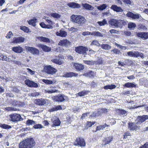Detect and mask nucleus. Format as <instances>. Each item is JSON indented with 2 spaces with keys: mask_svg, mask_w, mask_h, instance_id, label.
<instances>
[{
  "mask_svg": "<svg viewBox=\"0 0 148 148\" xmlns=\"http://www.w3.org/2000/svg\"><path fill=\"white\" fill-rule=\"evenodd\" d=\"M36 143L33 138L25 139L21 142L19 145V148H33Z\"/></svg>",
  "mask_w": 148,
  "mask_h": 148,
  "instance_id": "1",
  "label": "nucleus"
},
{
  "mask_svg": "<svg viewBox=\"0 0 148 148\" xmlns=\"http://www.w3.org/2000/svg\"><path fill=\"white\" fill-rule=\"evenodd\" d=\"M71 20L73 22L78 24L79 26L82 25L86 21V19L84 16L74 14L71 16Z\"/></svg>",
  "mask_w": 148,
  "mask_h": 148,
  "instance_id": "2",
  "label": "nucleus"
},
{
  "mask_svg": "<svg viewBox=\"0 0 148 148\" xmlns=\"http://www.w3.org/2000/svg\"><path fill=\"white\" fill-rule=\"evenodd\" d=\"M22 118L20 114L16 113H13L9 115V119L10 121L17 123L21 121Z\"/></svg>",
  "mask_w": 148,
  "mask_h": 148,
  "instance_id": "3",
  "label": "nucleus"
},
{
  "mask_svg": "<svg viewBox=\"0 0 148 148\" xmlns=\"http://www.w3.org/2000/svg\"><path fill=\"white\" fill-rule=\"evenodd\" d=\"M128 56L131 57H140L143 58H144V55L142 53H140L137 51H129L127 52Z\"/></svg>",
  "mask_w": 148,
  "mask_h": 148,
  "instance_id": "4",
  "label": "nucleus"
},
{
  "mask_svg": "<svg viewBox=\"0 0 148 148\" xmlns=\"http://www.w3.org/2000/svg\"><path fill=\"white\" fill-rule=\"evenodd\" d=\"M148 119V115H144L142 116H138L135 120L136 123L140 125L142 123Z\"/></svg>",
  "mask_w": 148,
  "mask_h": 148,
  "instance_id": "5",
  "label": "nucleus"
},
{
  "mask_svg": "<svg viewBox=\"0 0 148 148\" xmlns=\"http://www.w3.org/2000/svg\"><path fill=\"white\" fill-rule=\"evenodd\" d=\"M45 71L46 73L51 75L54 74L57 71L56 69L50 65L46 66L45 67Z\"/></svg>",
  "mask_w": 148,
  "mask_h": 148,
  "instance_id": "6",
  "label": "nucleus"
},
{
  "mask_svg": "<svg viewBox=\"0 0 148 148\" xmlns=\"http://www.w3.org/2000/svg\"><path fill=\"white\" fill-rule=\"evenodd\" d=\"M74 143L75 145H79L81 147H84L86 145L84 140L82 137H79L77 138Z\"/></svg>",
  "mask_w": 148,
  "mask_h": 148,
  "instance_id": "7",
  "label": "nucleus"
},
{
  "mask_svg": "<svg viewBox=\"0 0 148 148\" xmlns=\"http://www.w3.org/2000/svg\"><path fill=\"white\" fill-rule=\"evenodd\" d=\"M49 103L48 100L46 99H37L36 100L35 103L39 106H43Z\"/></svg>",
  "mask_w": 148,
  "mask_h": 148,
  "instance_id": "8",
  "label": "nucleus"
},
{
  "mask_svg": "<svg viewBox=\"0 0 148 148\" xmlns=\"http://www.w3.org/2000/svg\"><path fill=\"white\" fill-rule=\"evenodd\" d=\"M76 52L79 54H84L88 49L86 47H75Z\"/></svg>",
  "mask_w": 148,
  "mask_h": 148,
  "instance_id": "9",
  "label": "nucleus"
},
{
  "mask_svg": "<svg viewBox=\"0 0 148 148\" xmlns=\"http://www.w3.org/2000/svg\"><path fill=\"white\" fill-rule=\"evenodd\" d=\"M25 40V38L22 37H14L12 40V43L18 44L23 42Z\"/></svg>",
  "mask_w": 148,
  "mask_h": 148,
  "instance_id": "10",
  "label": "nucleus"
},
{
  "mask_svg": "<svg viewBox=\"0 0 148 148\" xmlns=\"http://www.w3.org/2000/svg\"><path fill=\"white\" fill-rule=\"evenodd\" d=\"M55 97V99L56 101L58 102H62L65 100V99L67 98L66 96L63 94H60L56 97Z\"/></svg>",
  "mask_w": 148,
  "mask_h": 148,
  "instance_id": "11",
  "label": "nucleus"
},
{
  "mask_svg": "<svg viewBox=\"0 0 148 148\" xmlns=\"http://www.w3.org/2000/svg\"><path fill=\"white\" fill-rule=\"evenodd\" d=\"M113 138L111 136L106 137L103 140V141L104 145L109 144L112 141Z\"/></svg>",
  "mask_w": 148,
  "mask_h": 148,
  "instance_id": "12",
  "label": "nucleus"
},
{
  "mask_svg": "<svg viewBox=\"0 0 148 148\" xmlns=\"http://www.w3.org/2000/svg\"><path fill=\"white\" fill-rule=\"evenodd\" d=\"M128 128L130 130H136L138 129V127L134 123H128Z\"/></svg>",
  "mask_w": 148,
  "mask_h": 148,
  "instance_id": "13",
  "label": "nucleus"
},
{
  "mask_svg": "<svg viewBox=\"0 0 148 148\" xmlns=\"http://www.w3.org/2000/svg\"><path fill=\"white\" fill-rule=\"evenodd\" d=\"M53 124L51 125L52 127L58 126L60 125L61 123V121L58 118H56V119L53 120L51 119Z\"/></svg>",
  "mask_w": 148,
  "mask_h": 148,
  "instance_id": "14",
  "label": "nucleus"
},
{
  "mask_svg": "<svg viewBox=\"0 0 148 148\" xmlns=\"http://www.w3.org/2000/svg\"><path fill=\"white\" fill-rule=\"evenodd\" d=\"M126 15L128 17L131 18L133 19H138L139 18L138 14H134L130 12H128L127 14Z\"/></svg>",
  "mask_w": 148,
  "mask_h": 148,
  "instance_id": "15",
  "label": "nucleus"
},
{
  "mask_svg": "<svg viewBox=\"0 0 148 148\" xmlns=\"http://www.w3.org/2000/svg\"><path fill=\"white\" fill-rule=\"evenodd\" d=\"M111 9L117 12H121L123 11L121 7H118L116 5H112L111 7Z\"/></svg>",
  "mask_w": 148,
  "mask_h": 148,
  "instance_id": "16",
  "label": "nucleus"
},
{
  "mask_svg": "<svg viewBox=\"0 0 148 148\" xmlns=\"http://www.w3.org/2000/svg\"><path fill=\"white\" fill-rule=\"evenodd\" d=\"M74 66L75 69L78 71L82 70L84 69V66L80 64L75 63Z\"/></svg>",
  "mask_w": 148,
  "mask_h": 148,
  "instance_id": "17",
  "label": "nucleus"
},
{
  "mask_svg": "<svg viewBox=\"0 0 148 148\" xmlns=\"http://www.w3.org/2000/svg\"><path fill=\"white\" fill-rule=\"evenodd\" d=\"M56 34L57 36L62 37H65L67 35V33L65 31L62 29L59 31V32H56Z\"/></svg>",
  "mask_w": 148,
  "mask_h": 148,
  "instance_id": "18",
  "label": "nucleus"
},
{
  "mask_svg": "<svg viewBox=\"0 0 148 148\" xmlns=\"http://www.w3.org/2000/svg\"><path fill=\"white\" fill-rule=\"evenodd\" d=\"M70 42L67 39L60 40L58 43V45L60 46L69 45Z\"/></svg>",
  "mask_w": 148,
  "mask_h": 148,
  "instance_id": "19",
  "label": "nucleus"
},
{
  "mask_svg": "<svg viewBox=\"0 0 148 148\" xmlns=\"http://www.w3.org/2000/svg\"><path fill=\"white\" fill-rule=\"evenodd\" d=\"M52 62L56 64L61 65L64 63L63 60L62 59H53L51 60Z\"/></svg>",
  "mask_w": 148,
  "mask_h": 148,
  "instance_id": "20",
  "label": "nucleus"
},
{
  "mask_svg": "<svg viewBox=\"0 0 148 148\" xmlns=\"http://www.w3.org/2000/svg\"><path fill=\"white\" fill-rule=\"evenodd\" d=\"M29 51L34 54L37 55L39 53V51L37 49L33 47H29Z\"/></svg>",
  "mask_w": 148,
  "mask_h": 148,
  "instance_id": "21",
  "label": "nucleus"
},
{
  "mask_svg": "<svg viewBox=\"0 0 148 148\" xmlns=\"http://www.w3.org/2000/svg\"><path fill=\"white\" fill-rule=\"evenodd\" d=\"M137 36L140 38L146 39L148 38V33L140 32L137 34Z\"/></svg>",
  "mask_w": 148,
  "mask_h": 148,
  "instance_id": "22",
  "label": "nucleus"
},
{
  "mask_svg": "<svg viewBox=\"0 0 148 148\" xmlns=\"http://www.w3.org/2000/svg\"><path fill=\"white\" fill-rule=\"evenodd\" d=\"M78 75L77 73L73 72L67 73L64 75V77H76Z\"/></svg>",
  "mask_w": 148,
  "mask_h": 148,
  "instance_id": "23",
  "label": "nucleus"
},
{
  "mask_svg": "<svg viewBox=\"0 0 148 148\" xmlns=\"http://www.w3.org/2000/svg\"><path fill=\"white\" fill-rule=\"evenodd\" d=\"M127 22L125 20H118L117 21V27L126 25Z\"/></svg>",
  "mask_w": 148,
  "mask_h": 148,
  "instance_id": "24",
  "label": "nucleus"
},
{
  "mask_svg": "<svg viewBox=\"0 0 148 148\" xmlns=\"http://www.w3.org/2000/svg\"><path fill=\"white\" fill-rule=\"evenodd\" d=\"M117 21L118 20L116 19H112L110 20L109 23L110 25L117 27Z\"/></svg>",
  "mask_w": 148,
  "mask_h": 148,
  "instance_id": "25",
  "label": "nucleus"
},
{
  "mask_svg": "<svg viewBox=\"0 0 148 148\" xmlns=\"http://www.w3.org/2000/svg\"><path fill=\"white\" fill-rule=\"evenodd\" d=\"M37 19L35 18H33L31 19L29 21H27V22L29 24L31 25L34 27H35L36 26V23L37 22Z\"/></svg>",
  "mask_w": 148,
  "mask_h": 148,
  "instance_id": "26",
  "label": "nucleus"
},
{
  "mask_svg": "<svg viewBox=\"0 0 148 148\" xmlns=\"http://www.w3.org/2000/svg\"><path fill=\"white\" fill-rule=\"evenodd\" d=\"M68 5L73 8H78L80 7L79 4L74 2L70 3L68 4Z\"/></svg>",
  "mask_w": 148,
  "mask_h": 148,
  "instance_id": "27",
  "label": "nucleus"
},
{
  "mask_svg": "<svg viewBox=\"0 0 148 148\" xmlns=\"http://www.w3.org/2000/svg\"><path fill=\"white\" fill-rule=\"evenodd\" d=\"M91 35L100 37H103L104 34L98 32H94L91 33Z\"/></svg>",
  "mask_w": 148,
  "mask_h": 148,
  "instance_id": "28",
  "label": "nucleus"
},
{
  "mask_svg": "<svg viewBox=\"0 0 148 148\" xmlns=\"http://www.w3.org/2000/svg\"><path fill=\"white\" fill-rule=\"evenodd\" d=\"M82 6L85 8L86 10H91L94 9V7L92 5L87 3H84L82 4Z\"/></svg>",
  "mask_w": 148,
  "mask_h": 148,
  "instance_id": "29",
  "label": "nucleus"
},
{
  "mask_svg": "<svg viewBox=\"0 0 148 148\" xmlns=\"http://www.w3.org/2000/svg\"><path fill=\"white\" fill-rule=\"evenodd\" d=\"M12 50L15 52L20 53L23 51V49L21 47H13Z\"/></svg>",
  "mask_w": 148,
  "mask_h": 148,
  "instance_id": "30",
  "label": "nucleus"
},
{
  "mask_svg": "<svg viewBox=\"0 0 148 148\" xmlns=\"http://www.w3.org/2000/svg\"><path fill=\"white\" fill-rule=\"evenodd\" d=\"M38 39L40 41L47 42H50V40L48 38L43 36H38Z\"/></svg>",
  "mask_w": 148,
  "mask_h": 148,
  "instance_id": "31",
  "label": "nucleus"
},
{
  "mask_svg": "<svg viewBox=\"0 0 148 148\" xmlns=\"http://www.w3.org/2000/svg\"><path fill=\"white\" fill-rule=\"evenodd\" d=\"M94 74L95 73L93 72L92 71H90L87 73L84 74V75L85 76L88 77L90 78H92L94 77Z\"/></svg>",
  "mask_w": 148,
  "mask_h": 148,
  "instance_id": "32",
  "label": "nucleus"
},
{
  "mask_svg": "<svg viewBox=\"0 0 148 148\" xmlns=\"http://www.w3.org/2000/svg\"><path fill=\"white\" fill-rule=\"evenodd\" d=\"M15 59V56L14 55H12V56H9L8 58L6 57V61L8 62L12 61L13 62V61H14V60Z\"/></svg>",
  "mask_w": 148,
  "mask_h": 148,
  "instance_id": "33",
  "label": "nucleus"
},
{
  "mask_svg": "<svg viewBox=\"0 0 148 148\" xmlns=\"http://www.w3.org/2000/svg\"><path fill=\"white\" fill-rule=\"evenodd\" d=\"M36 122L32 120L28 119L26 121V123L28 125H34Z\"/></svg>",
  "mask_w": 148,
  "mask_h": 148,
  "instance_id": "34",
  "label": "nucleus"
},
{
  "mask_svg": "<svg viewBox=\"0 0 148 148\" xmlns=\"http://www.w3.org/2000/svg\"><path fill=\"white\" fill-rule=\"evenodd\" d=\"M124 86L127 88L135 87H136V85L132 83L128 82L125 84Z\"/></svg>",
  "mask_w": 148,
  "mask_h": 148,
  "instance_id": "35",
  "label": "nucleus"
},
{
  "mask_svg": "<svg viewBox=\"0 0 148 148\" xmlns=\"http://www.w3.org/2000/svg\"><path fill=\"white\" fill-rule=\"evenodd\" d=\"M116 86L114 84H111V85H107L104 87V88L105 89H112L115 88Z\"/></svg>",
  "mask_w": 148,
  "mask_h": 148,
  "instance_id": "36",
  "label": "nucleus"
},
{
  "mask_svg": "<svg viewBox=\"0 0 148 148\" xmlns=\"http://www.w3.org/2000/svg\"><path fill=\"white\" fill-rule=\"evenodd\" d=\"M5 110L8 111H16L18 110V109L14 108L13 107H7L5 108Z\"/></svg>",
  "mask_w": 148,
  "mask_h": 148,
  "instance_id": "37",
  "label": "nucleus"
},
{
  "mask_svg": "<svg viewBox=\"0 0 148 148\" xmlns=\"http://www.w3.org/2000/svg\"><path fill=\"white\" fill-rule=\"evenodd\" d=\"M136 26V24L133 23H130L128 25V27L130 29H134Z\"/></svg>",
  "mask_w": 148,
  "mask_h": 148,
  "instance_id": "38",
  "label": "nucleus"
},
{
  "mask_svg": "<svg viewBox=\"0 0 148 148\" xmlns=\"http://www.w3.org/2000/svg\"><path fill=\"white\" fill-rule=\"evenodd\" d=\"M20 29L24 31V32L28 33L30 32L29 28L25 26H21L20 27Z\"/></svg>",
  "mask_w": 148,
  "mask_h": 148,
  "instance_id": "39",
  "label": "nucleus"
},
{
  "mask_svg": "<svg viewBox=\"0 0 148 148\" xmlns=\"http://www.w3.org/2000/svg\"><path fill=\"white\" fill-rule=\"evenodd\" d=\"M50 15L51 16L56 19L59 18L61 16V15H60L56 13H52Z\"/></svg>",
  "mask_w": 148,
  "mask_h": 148,
  "instance_id": "40",
  "label": "nucleus"
},
{
  "mask_svg": "<svg viewBox=\"0 0 148 148\" xmlns=\"http://www.w3.org/2000/svg\"><path fill=\"white\" fill-rule=\"evenodd\" d=\"M0 127L3 129H9L12 128L11 126L5 124H1L0 125Z\"/></svg>",
  "mask_w": 148,
  "mask_h": 148,
  "instance_id": "41",
  "label": "nucleus"
},
{
  "mask_svg": "<svg viewBox=\"0 0 148 148\" xmlns=\"http://www.w3.org/2000/svg\"><path fill=\"white\" fill-rule=\"evenodd\" d=\"M25 84L27 85L29 87L31 85L32 83H34V82L30 80L29 79H27L25 81Z\"/></svg>",
  "mask_w": 148,
  "mask_h": 148,
  "instance_id": "42",
  "label": "nucleus"
},
{
  "mask_svg": "<svg viewBox=\"0 0 148 148\" xmlns=\"http://www.w3.org/2000/svg\"><path fill=\"white\" fill-rule=\"evenodd\" d=\"M118 112L121 114L126 116L127 114V111L119 109Z\"/></svg>",
  "mask_w": 148,
  "mask_h": 148,
  "instance_id": "43",
  "label": "nucleus"
},
{
  "mask_svg": "<svg viewBox=\"0 0 148 148\" xmlns=\"http://www.w3.org/2000/svg\"><path fill=\"white\" fill-rule=\"evenodd\" d=\"M88 92V91L83 90L78 93V95L80 96H84L87 95Z\"/></svg>",
  "mask_w": 148,
  "mask_h": 148,
  "instance_id": "44",
  "label": "nucleus"
},
{
  "mask_svg": "<svg viewBox=\"0 0 148 148\" xmlns=\"http://www.w3.org/2000/svg\"><path fill=\"white\" fill-rule=\"evenodd\" d=\"M84 62L86 64H88V65H93L94 64L96 63V62L95 61H87V60H84Z\"/></svg>",
  "mask_w": 148,
  "mask_h": 148,
  "instance_id": "45",
  "label": "nucleus"
},
{
  "mask_svg": "<svg viewBox=\"0 0 148 148\" xmlns=\"http://www.w3.org/2000/svg\"><path fill=\"white\" fill-rule=\"evenodd\" d=\"M42 82L47 84H52L53 82L52 81L45 79H43Z\"/></svg>",
  "mask_w": 148,
  "mask_h": 148,
  "instance_id": "46",
  "label": "nucleus"
},
{
  "mask_svg": "<svg viewBox=\"0 0 148 148\" xmlns=\"http://www.w3.org/2000/svg\"><path fill=\"white\" fill-rule=\"evenodd\" d=\"M108 125L106 124L103 125H100L97 126V127L96 130H100L101 129H103L105 128Z\"/></svg>",
  "mask_w": 148,
  "mask_h": 148,
  "instance_id": "47",
  "label": "nucleus"
},
{
  "mask_svg": "<svg viewBox=\"0 0 148 148\" xmlns=\"http://www.w3.org/2000/svg\"><path fill=\"white\" fill-rule=\"evenodd\" d=\"M58 91V90L56 89H51V90H49L48 89H47L45 90V92L46 93H54L55 92H56Z\"/></svg>",
  "mask_w": 148,
  "mask_h": 148,
  "instance_id": "48",
  "label": "nucleus"
},
{
  "mask_svg": "<svg viewBox=\"0 0 148 148\" xmlns=\"http://www.w3.org/2000/svg\"><path fill=\"white\" fill-rule=\"evenodd\" d=\"M33 127L35 129H40L43 128V126L40 124H36V123L33 126Z\"/></svg>",
  "mask_w": 148,
  "mask_h": 148,
  "instance_id": "49",
  "label": "nucleus"
},
{
  "mask_svg": "<svg viewBox=\"0 0 148 148\" xmlns=\"http://www.w3.org/2000/svg\"><path fill=\"white\" fill-rule=\"evenodd\" d=\"M143 84L145 87H148V80L145 78L143 79L142 80Z\"/></svg>",
  "mask_w": 148,
  "mask_h": 148,
  "instance_id": "50",
  "label": "nucleus"
},
{
  "mask_svg": "<svg viewBox=\"0 0 148 148\" xmlns=\"http://www.w3.org/2000/svg\"><path fill=\"white\" fill-rule=\"evenodd\" d=\"M97 23L100 26L104 25L107 23V21L105 19H103L102 21H98Z\"/></svg>",
  "mask_w": 148,
  "mask_h": 148,
  "instance_id": "51",
  "label": "nucleus"
},
{
  "mask_svg": "<svg viewBox=\"0 0 148 148\" xmlns=\"http://www.w3.org/2000/svg\"><path fill=\"white\" fill-rule=\"evenodd\" d=\"M107 6L106 4H103L100 6H98L97 8L100 10H103L106 8Z\"/></svg>",
  "mask_w": 148,
  "mask_h": 148,
  "instance_id": "52",
  "label": "nucleus"
},
{
  "mask_svg": "<svg viewBox=\"0 0 148 148\" xmlns=\"http://www.w3.org/2000/svg\"><path fill=\"white\" fill-rule=\"evenodd\" d=\"M55 51L57 52H62L64 51V49H62V47H56V48H55Z\"/></svg>",
  "mask_w": 148,
  "mask_h": 148,
  "instance_id": "53",
  "label": "nucleus"
},
{
  "mask_svg": "<svg viewBox=\"0 0 148 148\" xmlns=\"http://www.w3.org/2000/svg\"><path fill=\"white\" fill-rule=\"evenodd\" d=\"M42 50L45 52H49L51 51V48L50 47H41Z\"/></svg>",
  "mask_w": 148,
  "mask_h": 148,
  "instance_id": "54",
  "label": "nucleus"
},
{
  "mask_svg": "<svg viewBox=\"0 0 148 148\" xmlns=\"http://www.w3.org/2000/svg\"><path fill=\"white\" fill-rule=\"evenodd\" d=\"M90 45H91L97 46H99V44L98 42V41L96 40L93 41Z\"/></svg>",
  "mask_w": 148,
  "mask_h": 148,
  "instance_id": "55",
  "label": "nucleus"
},
{
  "mask_svg": "<svg viewBox=\"0 0 148 148\" xmlns=\"http://www.w3.org/2000/svg\"><path fill=\"white\" fill-rule=\"evenodd\" d=\"M25 105L24 102L18 101L17 102L16 106L18 107H22L24 106Z\"/></svg>",
  "mask_w": 148,
  "mask_h": 148,
  "instance_id": "56",
  "label": "nucleus"
},
{
  "mask_svg": "<svg viewBox=\"0 0 148 148\" xmlns=\"http://www.w3.org/2000/svg\"><path fill=\"white\" fill-rule=\"evenodd\" d=\"M11 101L10 103L14 106H16L17 104L18 101L14 99H11Z\"/></svg>",
  "mask_w": 148,
  "mask_h": 148,
  "instance_id": "57",
  "label": "nucleus"
},
{
  "mask_svg": "<svg viewBox=\"0 0 148 148\" xmlns=\"http://www.w3.org/2000/svg\"><path fill=\"white\" fill-rule=\"evenodd\" d=\"M90 112H89L86 113H84L82 114L81 119H83L86 116H87V117H89V116H88V114H90Z\"/></svg>",
  "mask_w": 148,
  "mask_h": 148,
  "instance_id": "58",
  "label": "nucleus"
},
{
  "mask_svg": "<svg viewBox=\"0 0 148 148\" xmlns=\"http://www.w3.org/2000/svg\"><path fill=\"white\" fill-rule=\"evenodd\" d=\"M6 56L2 54H0V60H2L6 61Z\"/></svg>",
  "mask_w": 148,
  "mask_h": 148,
  "instance_id": "59",
  "label": "nucleus"
},
{
  "mask_svg": "<svg viewBox=\"0 0 148 148\" xmlns=\"http://www.w3.org/2000/svg\"><path fill=\"white\" fill-rule=\"evenodd\" d=\"M12 36L13 34L12 32L11 31H10L7 34L6 37L7 38H10Z\"/></svg>",
  "mask_w": 148,
  "mask_h": 148,
  "instance_id": "60",
  "label": "nucleus"
},
{
  "mask_svg": "<svg viewBox=\"0 0 148 148\" xmlns=\"http://www.w3.org/2000/svg\"><path fill=\"white\" fill-rule=\"evenodd\" d=\"M79 27L76 28L74 27H71L70 28V31H72L73 32H76L79 30Z\"/></svg>",
  "mask_w": 148,
  "mask_h": 148,
  "instance_id": "61",
  "label": "nucleus"
},
{
  "mask_svg": "<svg viewBox=\"0 0 148 148\" xmlns=\"http://www.w3.org/2000/svg\"><path fill=\"white\" fill-rule=\"evenodd\" d=\"M90 114H88V115H89V118L90 117H95L96 116H97V113H96L95 112H90Z\"/></svg>",
  "mask_w": 148,
  "mask_h": 148,
  "instance_id": "62",
  "label": "nucleus"
},
{
  "mask_svg": "<svg viewBox=\"0 0 148 148\" xmlns=\"http://www.w3.org/2000/svg\"><path fill=\"white\" fill-rule=\"evenodd\" d=\"M139 148H148V142H146L143 145L139 147Z\"/></svg>",
  "mask_w": 148,
  "mask_h": 148,
  "instance_id": "63",
  "label": "nucleus"
},
{
  "mask_svg": "<svg viewBox=\"0 0 148 148\" xmlns=\"http://www.w3.org/2000/svg\"><path fill=\"white\" fill-rule=\"evenodd\" d=\"M131 136V134L130 132H126L123 135L124 138H125V137L127 136Z\"/></svg>",
  "mask_w": 148,
  "mask_h": 148,
  "instance_id": "64",
  "label": "nucleus"
}]
</instances>
